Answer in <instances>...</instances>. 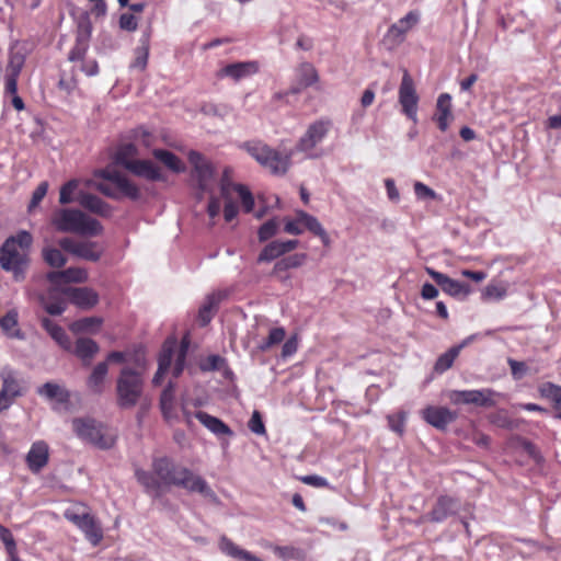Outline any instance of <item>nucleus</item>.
Wrapping results in <instances>:
<instances>
[{
    "mask_svg": "<svg viewBox=\"0 0 561 561\" xmlns=\"http://www.w3.org/2000/svg\"><path fill=\"white\" fill-rule=\"evenodd\" d=\"M152 470L160 479L162 485L180 486L191 493H198L214 503H218V496L207 481L194 473L188 468L178 465L168 457L154 459Z\"/></svg>",
    "mask_w": 561,
    "mask_h": 561,
    "instance_id": "f257e3e1",
    "label": "nucleus"
},
{
    "mask_svg": "<svg viewBox=\"0 0 561 561\" xmlns=\"http://www.w3.org/2000/svg\"><path fill=\"white\" fill-rule=\"evenodd\" d=\"M32 242L31 233L22 230L16 236L8 238L0 248V266L4 271L12 272L16 280L23 279L27 263L25 251Z\"/></svg>",
    "mask_w": 561,
    "mask_h": 561,
    "instance_id": "f03ea898",
    "label": "nucleus"
},
{
    "mask_svg": "<svg viewBox=\"0 0 561 561\" xmlns=\"http://www.w3.org/2000/svg\"><path fill=\"white\" fill-rule=\"evenodd\" d=\"M51 224L60 232L77 233L87 237L102 234L101 222L79 209L61 208L54 213Z\"/></svg>",
    "mask_w": 561,
    "mask_h": 561,
    "instance_id": "7ed1b4c3",
    "label": "nucleus"
},
{
    "mask_svg": "<svg viewBox=\"0 0 561 561\" xmlns=\"http://www.w3.org/2000/svg\"><path fill=\"white\" fill-rule=\"evenodd\" d=\"M190 341L183 337L181 345H178L175 337H168L163 345L158 359V370L152 379V382L158 386L161 383L164 374L170 369L172 359L175 356V362L172 369V375L178 378L185 366V359L188 352Z\"/></svg>",
    "mask_w": 561,
    "mask_h": 561,
    "instance_id": "20e7f679",
    "label": "nucleus"
},
{
    "mask_svg": "<svg viewBox=\"0 0 561 561\" xmlns=\"http://www.w3.org/2000/svg\"><path fill=\"white\" fill-rule=\"evenodd\" d=\"M64 516L81 530L93 547L101 543L104 538L102 525L85 504L76 503L65 511Z\"/></svg>",
    "mask_w": 561,
    "mask_h": 561,
    "instance_id": "39448f33",
    "label": "nucleus"
},
{
    "mask_svg": "<svg viewBox=\"0 0 561 561\" xmlns=\"http://www.w3.org/2000/svg\"><path fill=\"white\" fill-rule=\"evenodd\" d=\"M144 391L141 375L130 367H124L116 381L117 405L131 409L140 400Z\"/></svg>",
    "mask_w": 561,
    "mask_h": 561,
    "instance_id": "423d86ee",
    "label": "nucleus"
},
{
    "mask_svg": "<svg viewBox=\"0 0 561 561\" xmlns=\"http://www.w3.org/2000/svg\"><path fill=\"white\" fill-rule=\"evenodd\" d=\"M236 192L241 201L243 210L251 213L254 207V197L250 190L243 184H234L228 180V170H225L220 184V193L225 199L224 217L226 221H231L238 215V206L234 203L231 192Z\"/></svg>",
    "mask_w": 561,
    "mask_h": 561,
    "instance_id": "0eeeda50",
    "label": "nucleus"
},
{
    "mask_svg": "<svg viewBox=\"0 0 561 561\" xmlns=\"http://www.w3.org/2000/svg\"><path fill=\"white\" fill-rule=\"evenodd\" d=\"M245 148L252 158L275 175H283L289 169L290 153H282L262 142H250Z\"/></svg>",
    "mask_w": 561,
    "mask_h": 561,
    "instance_id": "6e6552de",
    "label": "nucleus"
},
{
    "mask_svg": "<svg viewBox=\"0 0 561 561\" xmlns=\"http://www.w3.org/2000/svg\"><path fill=\"white\" fill-rule=\"evenodd\" d=\"M72 428L78 437L100 448H110L114 444V437L106 434L102 424L92 419H75Z\"/></svg>",
    "mask_w": 561,
    "mask_h": 561,
    "instance_id": "1a4fd4ad",
    "label": "nucleus"
},
{
    "mask_svg": "<svg viewBox=\"0 0 561 561\" xmlns=\"http://www.w3.org/2000/svg\"><path fill=\"white\" fill-rule=\"evenodd\" d=\"M398 100L402 113L414 124L417 123V108L420 98L416 92L415 83L407 69L403 70L402 80L398 91Z\"/></svg>",
    "mask_w": 561,
    "mask_h": 561,
    "instance_id": "9d476101",
    "label": "nucleus"
},
{
    "mask_svg": "<svg viewBox=\"0 0 561 561\" xmlns=\"http://www.w3.org/2000/svg\"><path fill=\"white\" fill-rule=\"evenodd\" d=\"M329 129V121L321 119L312 123L296 144L295 150L306 153L308 158L318 157L319 153L316 151V148L325 138Z\"/></svg>",
    "mask_w": 561,
    "mask_h": 561,
    "instance_id": "9b49d317",
    "label": "nucleus"
},
{
    "mask_svg": "<svg viewBox=\"0 0 561 561\" xmlns=\"http://www.w3.org/2000/svg\"><path fill=\"white\" fill-rule=\"evenodd\" d=\"M188 161L193 167L192 180L196 183L198 190L209 192L215 182L213 164L197 151L188 153Z\"/></svg>",
    "mask_w": 561,
    "mask_h": 561,
    "instance_id": "f8f14e48",
    "label": "nucleus"
},
{
    "mask_svg": "<svg viewBox=\"0 0 561 561\" xmlns=\"http://www.w3.org/2000/svg\"><path fill=\"white\" fill-rule=\"evenodd\" d=\"M495 391L485 388L477 390H451L448 393L449 401L455 404H473L477 407L491 408L496 404L493 397Z\"/></svg>",
    "mask_w": 561,
    "mask_h": 561,
    "instance_id": "ddd939ff",
    "label": "nucleus"
},
{
    "mask_svg": "<svg viewBox=\"0 0 561 561\" xmlns=\"http://www.w3.org/2000/svg\"><path fill=\"white\" fill-rule=\"evenodd\" d=\"M58 244L64 251L73 256L90 262L99 261L104 252L103 248L98 242L87 240L78 241L68 237L60 239Z\"/></svg>",
    "mask_w": 561,
    "mask_h": 561,
    "instance_id": "4468645a",
    "label": "nucleus"
},
{
    "mask_svg": "<svg viewBox=\"0 0 561 561\" xmlns=\"http://www.w3.org/2000/svg\"><path fill=\"white\" fill-rule=\"evenodd\" d=\"M2 388L0 391V412L9 409L14 399L22 394V388L16 373L10 367H4L0 371Z\"/></svg>",
    "mask_w": 561,
    "mask_h": 561,
    "instance_id": "2eb2a0df",
    "label": "nucleus"
},
{
    "mask_svg": "<svg viewBox=\"0 0 561 561\" xmlns=\"http://www.w3.org/2000/svg\"><path fill=\"white\" fill-rule=\"evenodd\" d=\"M295 83L289 88L293 94H299L305 89L313 87L320 80L318 70L308 61L298 65L295 71Z\"/></svg>",
    "mask_w": 561,
    "mask_h": 561,
    "instance_id": "dca6fc26",
    "label": "nucleus"
},
{
    "mask_svg": "<svg viewBox=\"0 0 561 561\" xmlns=\"http://www.w3.org/2000/svg\"><path fill=\"white\" fill-rule=\"evenodd\" d=\"M64 294L75 306L89 310L99 302L98 293L90 287H67Z\"/></svg>",
    "mask_w": 561,
    "mask_h": 561,
    "instance_id": "f3484780",
    "label": "nucleus"
},
{
    "mask_svg": "<svg viewBox=\"0 0 561 561\" xmlns=\"http://www.w3.org/2000/svg\"><path fill=\"white\" fill-rule=\"evenodd\" d=\"M423 419L437 430H445L456 421L457 413L446 407L430 405L422 411Z\"/></svg>",
    "mask_w": 561,
    "mask_h": 561,
    "instance_id": "a211bd4d",
    "label": "nucleus"
},
{
    "mask_svg": "<svg viewBox=\"0 0 561 561\" xmlns=\"http://www.w3.org/2000/svg\"><path fill=\"white\" fill-rule=\"evenodd\" d=\"M426 273L435 280L442 290L453 297L468 295L470 288L468 285L453 279L446 274L435 271L432 267H425Z\"/></svg>",
    "mask_w": 561,
    "mask_h": 561,
    "instance_id": "6ab92c4d",
    "label": "nucleus"
},
{
    "mask_svg": "<svg viewBox=\"0 0 561 561\" xmlns=\"http://www.w3.org/2000/svg\"><path fill=\"white\" fill-rule=\"evenodd\" d=\"M459 510L458 500L448 495H440L428 514V519L434 523H442L449 516L455 515Z\"/></svg>",
    "mask_w": 561,
    "mask_h": 561,
    "instance_id": "aec40b11",
    "label": "nucleus"
},
{
    "mask_svg": "<svg viewBox=\"0 0 561 561\" xmlns=\"http://www.w3.org/2000/svg\"><path fill=\"white\" fill-rule=\"evenodd\" d=\"M48 459V445L44 440H37L33 443L26 455V463L28 469L34 473L39 472L47 465Z\"/></svg>",
    "mask_w": 561,
    "mask_h": 561,
    "instance_id": "412c9836",
    "label": "nucleus"
},
{
    "mask_svg": "<svg viewBox=\"0 0 561 561\" xmlns=\"http://www.w3.org/2000/svg\"><path fill=\"white\" fill-rule=\"evenodd\" d=\"M64 289L59 290L57 286L50 288L46 294L38 295V301L43 308L51 316L61 314L66 310V300Z\"/></svg>",
    "mask_w": 561,
    "mask_h": 561,
    "instance_id": "4be33fe9",
    "label": "nucleus"
},
{
    "mask_svg": "<svg viewBox=\"0 0 561 561\" xmlns=\"http://www.w3.org/2000/svg\"><path fill=\"white\" fill-rule=\"evenodd\" d=\"M419 19L420 16L416 12H409L405 16L389 27L386 37L394 44L402 43L405 34L417 24Z\"/></svg>",
    "mask_w": 561,
    "mask_h": 561,
    "instance_id": "5701e85b",
    "label": "nucleus"
},
{
    "mask_svg": "<svg viewBox=\"0 0 561 561\" xmlns=\"http://www.w3.org/2000/svg\"><path fill=\"white\" fill-rule=\"evenodd\" d=\"M78 203L87 210L101 217H111L112 206L96 195L80 191L78 193Z\"/></svg>",
    "mask_w": 561,
    "mask_h": 561,
    "instance_id": "b1692460",
    "label": "nucleus"
},
{
    "mask_svg": "<svg viewBox=\"0 0 561 561\" xmlns=\"http://www.w3.org/2000/svg\"><path fill=\"white\" fill-rule=\"evenodd\" d=\"M89 278L88 272L81 267H69L59 272H49L47 279L54 285L59 286L68 283H84Z\"/></svg>",
    "mask_w": 561,
    "mask_h": 561,
    "instance_id": "393cba45",
    "label": "nucleus"
},
{
    "mask_svg": "<svg viewBox=\"0 0 561 561\" xmlns=\"http://www.w3.org/2000/svg\"><path fill=\"white\" fill-rule=\"evenodd\" d=\"M453 119L451 96L448 93H442L436 102L434 121L437 123L439 130L446 131Z\"/></svg>",
    "mask_w": 561,
    "mask_h": 561,
    "instance_id": "a878e982",
    "label": "nucleus"
},
{
    "mask_svg": "<svg viewBox=\"0 0 561 561\" xmlns=\"http://www.w3.org/2000/svg\"><path fill=\"white\" fill-rule=\"evenodd\" d=\"M259 71V64L256 61H241L229 64L225 66L220 75L225 77H229L234 81H239L252 75H255Z\"/></svg>",
    "mask_w": 561,
    "mask_h": 561,
    "instance_id": "bb28decb",
    "label": "nucleus"
},
{
    "mask_svg": "<svg viewBox=\"0 0 561 561\" xmlns=\"http://www.w3.org/2000/svg\"><path fill=\"white\" fill-rule=\"evenodd\" d=\"M195 417L213 434L217 436H232L231 428L224 423L220 419L213 416L204 411L195 413Z\"/></svg>",
    "mask_w": 561,
    "mask_h": 561,
    "instance_id": "cd10ccee",
    "label": "nucleus"
},
{
    "mask_svg": "<svg viewBox=\"0 0 561 561\" xmlns=\"http://www.w3.org/2000/svg\"><path fill=\"white\" fill-rule=\"evenodd\" d=\"M128 170L134 174L145 178L149 181L162 180V173L153 162L149 160H136L134 163H129Z\"/></svg>",
    "mask_w": 561,
    "mask_h": 561,
    "instance_id": "c85d7f7f",
    "label": "nucleus"
},
{
    "mask_svg": "<svg viewBox=\"0 0 561 561\" xmlns=\"http://www.w3.org/2000/svg\"><path fill=\"white\" fill-rule=\"evenodd\" d=\"M227 291H217L207 296L205 302L198 311V321L201 325H206L210 322L214 311L218 305L227 297Z\"/></svg>",
    "mask_w": 561,
    "mask_h": 561,
    "instance_id": "c756f323",
    "label": "nucleus"
},
{
    "mask_svg": "<svg viewBox=\"0 0 561 561\" xmlns=\"http://www.w3.org/2000/svg\"><path fill=\"white\" fill-rule=\"evenodd\" d=\"M219 549L225 554L233 558L239 559L242 561H263L260 558L255 557L251 552L240 548L238 545H236L231 539H229L226 536H222L219 540Z\"/></svg>",
    "mask_w": 561,
    "mask_h": 561,
    "instance_id": "7c9ffc66",
    "label": "nucleus"
},
{
    "mask_svg": "<svg viewBox=\"0 0 561 561\" xmlns=\"http://www.w3.org/2000/svg\"><path fill=\"white\" fill-rule=\"evenodd\" d=\"M98 352L99 345L95 341L88 337H80L76 341L75 354L84 365H89Z\"/></svg>",
    "mask_w": 561,
    "mask_h": 561,
    "instance_id": "2f4dec72",
    "label": "nucleus"
},
{
    "mask_svg": "<svg viewBox=\"0 0 561 561\" xmlns=\"http://www.w3.org/2000/svg\"><path fill=\"white\" fill-rule=\"evenodd\" d=\"M39 396L47 398L48 400H56L58 403H68L70 400V393L65 388L54 382H46L37 390Z\"/></svg>",
    "mask_w": 561,
    "mask_h": 561,
    "instance_id": "473e14b6",
    "label": "nucleus"
},
{
    "mask_svg": "<svg viewBox=\"0 0 561 561\" xmlns=\"http://www.w3.org/2000/svg\"><path fill=\"white\" fill-rule=\"evenodd\" d=\"M298 218H299V221H301L302 225L310 232L318 236L322 240L324 245H329L330 238H329L327 231L324 230V228L322 227V225L320 224V221L314 216L300 210V211H298Z\"/></svg>",
    "mask_w": 561,
    "mask_h": 561,
    "instance_id": "72a5a7b5",
    "label": "nucleus"
},
{
    "mask_svg": "<svg viewBox=\"0 0 561 561\" xmlns=\"http://www.w3.org/2000/svg\"><path fill=\"white\" fill-rule=\"evenodd\" d=\"M108 371V366L106 362L99 363L94 369L92 370L90 377L88 378L87 385L88 388L94 393H101L103 391V385L105 377Z\"/></svg>",
    "mask_w": 561,
    "mask_h": 561,
    "instance_id": "f704fd0d",
    "label": "nucleus"
},
{
    "mask_svg": "<svg viewBox=\"0 0 561 561\" xmlns=\"http://www.w3.org/2000/svg\"><path fill=\"white\" fill-rule=\"evenodd\" d=\"M42 325L62 348H70V340L66 334L65 330L60 325H58L56 322L48 318L42 319Z\"/></svg>",
    "mask_w": 561,
    "mask_h": 561,
    "instance_id": "c9c22d12",
    "label": "nucleus"
},
{
    "mask_svg": "<svg viewBox=\"0 0 561 561\" xmlns=\"http://www.w3.org/2000/svg\"><path fill=\"white\" fill-rule=\"evenodd\" d=\"M103 323V319L99 317H87L72 322L69 325L71 332L78 333H95Z\"/></svg>",
    "mask_w": 561,
    "mask_h": 561,
    "instance_id": "e433bc0d",
    "label": "nucleus"
},
{
    "mask_svg": "<svg viewBox=\"0 0 561 561\" xmlns=\"http://www.w3.org/2000/svg\"><path fill=\"white\" fill-rule=\"evenodd\" d=\"M115 186V190H117L119 194V198L122 196L128 197L133 201H136L140 196L139 188L136 184H134L131 181H129L125 175L122 173L118 175L117 179H115V182L113 184Z\"/></svg>",
    "mask_w": 561,
    "mask_h": 561,
    "instance_id": "4c0bfd02",
    "label": "nucleus"
},
{
    "mask_svg": "<svg viewBox=\"0 0 561 561\" xmlns=\"http://www.w3.org/2000/svg\"><path fill=\"white\" fill-rule=\"evenodd\" d=\"M153 157L161 161L167 168L173 172H183L185 167L183 162L171 151L164 149H154Z\"/></svg>",
    "mask_w": 561,
    "mask_h": 561,
    "instance_id": "58836bf2",
    "label": "nucleus"
},
{
    "mask_svg": "<svg viewBox=\"0 0 561 561\" xmlns=\"http://www.w3.org/2000/svg\"><path fill=\"white\" fill-rule=\"evenodd\" d=\"M459 354L460 347H450L447 352H445L437 358L434 365V370L437 374L445 373L453 366L455 359L458 357Z\"/></svg>",
    "mask_w": 561,
    "mask_h": 561,
    "instance_id": "ea45409f",
    "label": "nucleus"
},
{
    "mask_svg": "<svg viewBox=\"0 0 561 561\" xmlns=\"http://www.w3.org/2000/svg\"><path fill=\"white\" fill-rule=\"evenodd\" d=\"M160 407L165 419H172L174 416V387L172 382L162 391Z\"/></svg>",
    "mask_w": 561,
    "mask_h": 561,
    "instance_id": "a19ab883",
    "label": "nucleus"
},
{
    "mask_svg": "<svg viewBox=\"0 0 561 561\" xmlns=\"http://www.w3.org/2000/svg\"><path fill=\"white\" fill-rule=\"evenodd\" d=\"M137 154V148L134 144L128 142L118 147L115 153V160L128 170L129 163L136 161L134 157Z\"/></svg>",
    "mask_w": 561,
    "mask_h": 561,
    "instance_id": "79ce46f5",
    "label": "nucleus"
},
{
    "mask_svg": "<svg viewBox=\"0 0 561 561\" xmlns=\"http://www.w3.org/2000/svg\"><path fill=\"white\" fill-rule=\"evenodd\" d=\"M283 247L279 240L266 244L257 256V263L271 262L284 255Z\"/></svg>",
    "mask_w": 561,
    "mask_h": 561,
    "instance_id": "37998d69",
    "label": "nucleus"
},
{
    "mask_svg": "<svg viewBox=\"0 0 561 561\" xmlns=\"http://www.w3.org/2000/svg\"><path fill=\"white\" fill-rule=\"evenodd\" d=\"M80 184H81V181L77 180V179H72V180L68 181L67 183H65L60 187L59 203L61 205H67V204H70L71 202H73L75 195L78 196V193L80 192V191H78Z\"/></svg>",
    "mask_w": 561,
    "mask_h": 561,
    "instance_id": "c03bdc74",
    "label": "nucleus"
},
{
    "mask_svg": "<svg viewBox=\"0 0 561 561\" xmlns=\"http://www.w3.org/2000/svg\"><path fill=\"white\" fill-rule=\"evenodd\" d=\"M137 481L146 488L147 491H159L162 486L160 479L153 473L137 469L135 471Z\"/></svg>",
    "mask_w": 561,
    "mask_h": 561,
    "instance_id": "a18cd8bd",
    "label": "nucleus"
},
{
    "mask_svg": "<svg viewBox=\"0 0 561 561\" xmlns=\"http://www.w3.org/2000/svg\"><path fill=\"white\" fill-rule=\"evenodd\" d=\"M43 259L51 267H62L67 263V259L61 250L54 247H45L43 249Z\"/></svg>",
    "mask_w": 561,
    "mask_h": 561,
    "instance_id": "49530a36",
    "label": "nucleus"
},
{
    "mask_svg": "<svg viewBox=\"0 0 561 561\" xmlns=\"http://www.w3.org/2000/svg\"><path fill=\"white\" fill-rule=\"evenodd\" d=\"M540 394L545 398L550 399L554 408L559 411H561V387L557 386L552 382H546L543 383L540 389Z\"/></svg>",
    "mask_w": 561,
    "mask_h": 561,
    "instance_id": "de8ad7c7",
    "label": "nucleus"
},
{
    "mask_svg": "<svg viewBox=\"0 0 561 561\" xmlns=\"http://www.w3.org/2000/svg\"><path fill=\"white\" fill-rule=\"evenodd\" d=\"M135 60L131 64V68L145 70L148 62L149 56V41L148 37L141 39V46L136 49Z\"/></svg>",
    "mask_w": 561,
    "mask_h": 561,
    "instance_id": "09e8293b",
    "label": "nucleus"
},
{
    "mask_svg": "<svg viewBox=\"0 0 561 561\" xmlns=\"http://www.w3.org/2000/svg\"><path fill=\"white\" fill-rule=\"evenodd\" d=\"M286 336V332L283 328H273L265 341H263L257 348L261 352H266L272 346L279 344Z\"/></svg>",
    "mask_w": 561,
    "mask_h": 561,
    "instance_id": "8fccbe9b",
    "label": "nucleus"
},
{
    "mask_svg": "<svg viewBox=\"0 0 561 561\" xmlns=\"http://www.w3.org/2000/svg\"><path fill=\"white\" fill-rule=\"evenodd\" d=\"M18 325V312L10 310L0 319V327L10 336H19V330L13 331Z\"/></svg>",
    "mask_w": 561,
    "mask_h": 561,
    "instance_id": "3c124183",
    "label": "nucleus"
},
{
    "mask_svg": "<svg viewBox=\"0 0 561 561\" xmlns=\"http://www.w3.org/2000/svg\"><path fill=\"white\" fill-rule=\"evenodd\" d=\"M278 222L276 219H271L264 222L257 232L259 240L264 242L277 233Z\"/></svg>",
    "mask_w": 561,
    "mask_h": 561,
    "instance_id": "603ef678",
    "label": "nucleus"
},
{
    "mask_svg": "<svg viewBox=\"0 0 561 561\" xmlns=\"http://www.w3.org/2000/svg\"><path fill=\"white\" fill-rule=\"evenodd\" d=\"M84 183L88 187H93L110 198L119 199V194L117 190H115V186L112 187L110 184L96 182L94 180H88Z\"/></svg>",
    "mask_w": 561,
    "mask_h": 561,
    "instance_id": "864d4df0",
    "label": "nucleus"
},
{
    "mask_svg": "<svg viewBox=\"0 0 561 561\" xmlns=\"http://www.w3.org/2000/svg\"><path fill=\"white\" fill-rule=\"evenodd\" d=\"M388 424H389V427L402 435L403 432H404V425H405V420H407V413L401 411L399 413H396V414H391V415H388Z\"/></svg>",
    "mask_w": 561,
    "mask_h": 561,
    "instance_id": "5fc2aeb1",
    "label": "nucleus"
},
{
    "mask_svg": "<svg viewBox=\"0 0 561 561\" xmlns=\"http://www.w3.org/2000/svg\"><path fill=\"white\" fill-rule=\"evenodd\" d=\"M250 431L256 435H264L266 433L262 415L259 411H253L251 419L248 423Z\"/></svg>",
    "mask_w": 561,
    "mask_h": 561,
    "instance_id": "6e6d98bb",
    "label": "nucleus"
},
{
    "mask_svg": "<svg viewBox=\"0 0 561 561\" xmlns=\"http://www.w3.org/2000/svg\"><path fill=\"white\" fill-rule=\"evenodd\" d=\"M24 65V58L20 55L12 56L7 67V75L19 77Z\"/></svg>",
    "mask_w": 561,
    "mask_h": 561,
    "instance_id": "4d7b16f0",
    "label": "nucleus"
},
{
    "mask_svg": "<svg viewBox=\"0 0 561 561\" xmlns=\"http://www.w3.org/2000/svg\"><path fill=\"white\" fill-rule=\"evenodd\" d=\"M138 21L131 13H124L119 18V27L124 31L134 32L137 30Z\"/></svg>",
    "mask_w": 561,
    "mask_h": 561,
    "instance_id": "13d9d810",
    "label": "nucleus"
},
{
    "mask_svg": "<svg viewBox=\"0 0 561 561\" xmlns=\"http://www.w3.org/2000/svg\"><path fill=\"white\" fill-rule=\"evenodd\" d=\"M414 193L420 199H434L436 197V193L422 182H415Z\"/></svg>",
    "mask_w": 561,
    "mask_h": 561,
    "instance_id": "bf43d9fd",
    "label": "nucleus"
},
{
    "mask_svg": "<svg viewBox=\"0 0 561 561\" xmlns=\"http://www.w3.org/2000/svg\"><path fill=\"white\" fill-rule=\"evenodd\" d=\"M47 190H48L47 182H42L36 187V190L33 192V195H32V199H31V203H30V208L36 207L42 202V199L45 197V195L47 193Z\"/></svg>",
    "mask_w": 561,
    "mask_h": 561,
    "instance_id": "052dcab7",
    "label": "nucleus"
},
{
    "mask_svg": "<svg viewBox=\"0 0 561 561\" xmlns=\"http://www.w3.org/2000/svg\"><path fill=\"white\" fill-rule=\"evenodd\" d=\"M512 375L515 379H520L527 371V366L524 362H518L515 359L510 358L507 360Z\"/></svg>",
    "mask_w": 561,
    "mask_h": 561,
    "instance_id": "680f3d73",
    "label": "nucleus"
},
{
    "mask_svg": "<svg viewBox=\"0 0 561 561\" xmlns=\"http://www.w3.org/2000/svg\"><path fill=\"white\" fill-rule=\"evenodd\" d=\"M0 540L4 543L5 550H13L16 546L12 533L0 524Z\"/></svg>",
    "mask_w": 561,
    "mask_h": 561,
    "instance_id": "e2e57ef3",
    "label": "nucleus"
},
{
    "mask_svg": "<svg viewBox=\"0 0 561 561\" xmlns=\"http://www.w3.org/2000/svg\"><path fill=\"white\" fill-rule=\"evenodd\" d=\"M298 350V341L296 336L288 339L282 347V356L284 358L294 355Z\"/></svg>",
    "mask_w": 561,
    "mask_h": 561,
    "instance_id": "0e129e2a",
    "label": "nucleus"
},
{
    "mask_svg": "<svg viewBox=\"0 0 561 561\" xmlns=\"http://www.w3.org/2000/svg\"><path fill=\"white\" fill-rule=\"evenodd\" d=\"M283 259L285 260V262L287 263V266H289V268H297L306 262L307 254L296 253V254H291V255H288Z\"/></svg>",
    "mask_w": 561,
    "mask_h": 561,
    "instance_id": "69168bd1",
    "label": "nucleus"
},
{
    "mask_svg": "<svg viewBox=\"0 0 561 561\" xmlns=\"http://www.w3.org/2000/svg\"><path fill=\"white\" fill-rule=\"evenodd\" d=\"M119 174L121 173L118 171L113 170V169H101V170L94 171V173H93L94 178H100V179L106 180V181L111 182L112 184H114L115 179H117Z\"/></svg>",
    "mask_w": 561,
    "mask_h": 561,
    "instance_id": "338daca9",
    "label": "nucleus"
},
{
    "mask_svg": "<svg viewBox=\"0 0 561 561\" xmlns=\"http://www.w3.org/2000/svg\"><path fill=\"white\" fill-rule=\"evenodd\" d=\"M505 289L496 285H488L484 288L483 295L486 298L502 299L505 296Z\"/></svg>",
    "mask_w": 561,
    "mask_h": 561,
    "instance_id": "774afa93",
    "label": "nucleus"
}]
</instances>
